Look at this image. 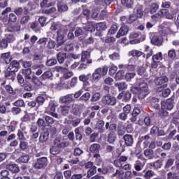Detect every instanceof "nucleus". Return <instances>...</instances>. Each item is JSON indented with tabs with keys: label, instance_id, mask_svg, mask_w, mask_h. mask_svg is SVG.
I'll return each mask as SVG.
<instances>
[{
	"label": "nucleus",
	"instance_id": "nucleus-1",
	"mask_svg": "<svg viewBox=\"0 0 179 179\" xmlns=\"http://www.w3.org/2000/svg\"><path fill=\"white\" fill-rule=\"evenodd\" d=\"M154 82L157 86H160L157 89V92L160 93L163 91L164 89L167 87V82H169V78H167L166 76H162L155 78Z\"/></svg>",
	"mask_w": 179,
	"mask_h": 179
},
{
	"label": "nucleus",
	"instance_id": "nucleus-2",
	"mask_svg": "<svg viewBox=\"0 0 179 179\" xmlns=\"http://www.w3.org/2000/svg\"><path fill=\"white\" fill-rule=\"evenodd\" d=\"M173 107L174 105L173 104V100L167 99L166 103L164 102L162 103L160 113H163L164 115H169V113L166 110L170 111L171 110H173Z\"/></svg>",
	"mask_w": 179,
	"mask_h": 179
},
{
	"label": "nucleus",
	"instance_id": "nucleus-3",
	"mask_svg": "<svg viewBox=\"0 0 179 179\" xmlns=\"http://www.w3.org/2000/svg\"><path fill=\"white\" fill-rule=\"evenodd\" d=\"M140 80L141 82L140 84V90L137 96L140 100H143V99H145L148 96V84L143 83V80Z\"/></svg>",
	"mask_w": 179,
	"mask_h": 179
},
{
	"label": "nucleus",
	"instance_id": "nucleus-4",
	"mask_svg": "<svg viewBox=\"0 0 179 179\" xmlns=\"http://www.w3.org/2000/svg\"><path fill=\"white\" fill-rule=\"evenodd\" d=\"M102 103L104 106H115L117 104V99L107 94L102 97Z\"/></svg>",
	"mask_w": 179,
	"mask_h": 179
},
{
	"label": "nucleus",
	"instance_id": "nucleus-5",
	"mask_svg": "<svg viewBox=\"0 0 179 179\" xmlns=\"http://www.w3.org/2000/svg\"><path fill=\"white\" fill-rule=\"evenodd\" d=\"M48 159L45 157H41L37 159L36 162H35L34 166L35 169L38 170H41V169H44L45 166L48 164Z\"/></svg>",
	"mask_w": 179,
	"mask_h": 179
},
{
	"label": "nucleus",
	"instance_id": "nucleus-6",
	"mask_svg": "<svg viewBox=\"0 0 179 179\" xmlns=\"http://www.w3.org/2000/svg\"><path fill=\"white\" fill-rule=\"evenodd\" d=\"M68 29H69V25H62L60 27L58 31H57V38L59 40H64L65 34L68 33Z\"/></svg>",
	"mask_w": 179,
	"mask_h": 179
},
{
	"label": "nucleus",
	"instance_id": "nucleus-7",
	"mask_svg": "<svg viewBox=\"0 0 179 179\" xmlns=\"http://www.w3.org/2000/svg\"><path fill=\"white\" fill-rule=\"evenodd\" d=\"M62 138L61 137H57L54 139L53 143L55 146H59L62 148L63 149H65V148H67V146L69 145V141H63Z\"/></svg>",
	"mask_w": 179,
	"mask_h": 179
},
{
	"label": "nucleus",
	"instance_id": "nucleus-8",
	"mask_svg": "<svg viewBox=\"0 0 179 179\" xmlns=\"http://www.w3.org/2000/svg\"><path fill=\"white\" fill-rule=\"evenodd\" d=\"M131 94L128 91H123L117 96V100H122V101H129Z\"/></svg>",
	"mask_w": 179,
	"mask_h": 179
},
{
	"label": "nucleus",
	"instance_id": "nucleus-9",
	"mask_svg": "<svg viewBox=\"0 0 179 179\" xmlns=\"http://www.w3.org/2000/svg\"><path fill=\"white\" fill-rule=\"evenodd\" d=\"M151 44L152 45H157V47H160L163 45V38L160 36L154 35L151 38Z\"/></svg>",
	"mask_w": 179,
	"mask_h": 179
},
{
	"label": "nucleus",
	"instance_id": "nucleus-10",
	"mask_svg": "<svg viewBox=\"0 0 179 179\" xmlns=\"http://www.w3.org/2000/svg\"><path fill=\"white\" fill-rule=\"evenodd\" d=\"M128 31H129V27H128V26L124 25L121 27L115 36L116 38H120L123 36H127V34H128Z\"/></svg>",
	"mask_w": 179,
	"mask_h": 179
},
{
	"label": "nucleus",
	"instance_id": "nucleus-11",
	"mask_svg": "<svg viewBox=\"0 0 179 179\" xmlns=\"http://www.w3.org/2000/svg\"><path fill=\"white\" fill-rule=\"evenodd\" d=\"M20 29H21L20 24L15 23L14 24L8 26L6 29V31H7V33H15L16 31H20Z\"/></svg>",
	"mask_w": 179,
	"mask_h": 179
},
{
	"label": "nucleus",
	"instance_id": "nucleus-12",
	"mask_svg": "<svg viewBox=\"0 0 179 179\" xmlns=\"http://www.w3.org/2000/svg\"><path fill=\"white\" fill-rule=\"evenodd\" d=\"M160 13L162 17H165L169 20H173V19H174V17H173L171 12H170L169 9L162 8L160 10Z\"/></svg>",
	"mask_w": 179,
	"mask_h": 179
},
{
	"label": "nucleus",
	"instance_id": "nucleus-13",
	"mask_svg": "<svg viewBox=\"0 0 179 179\" xmlns=\"http://www.w3.org/2000/svg\"><path fill=\"white\" fill-rule=\"evenodd\" d=\"M19 70V62L16 60H13L10 62L9 66L8 67V71H11L12 72H17Z\"/></svg>",
	"mask_w": 179,
	"mask_h": 179
},
{
	"label": "nucleus",
	"instance_id": "nucleus-14",
	"mask_svg": "<svg viewBox=\"0 0 179 179\" xmlns=\"http://www.w3.org/2000/svg\"><path fill=\"white\" fill-rule=\"evenodd\" d=\"M143 155L147 159H148V160H152V159H155V156H156V155L155 154V151L150 148H147L146 150H145Z\"/></svg>",
	"mask_w": 179,
	"mask_h": 179
},
{
	"label": "nucleus",
	"instance_id": "nucleus-15",
	"mask_svg": "<svg viewBox=\"0 0 179 179\" xmlns=\"http://www.w3.org/2000/svg\"><path fill=\"white\" fill-rule=\"evenodd\" d=\"M126 146H132L134 145V136L130 134H126L123 136Z\"/></svg>",
	"mask_w": 179,
	"mask_h": 179
},
{
	"label": "nucleus",
	"instance_id": "nucleus-16",
	"mask_svg": "<svg viewBox=\"0 0 179 179\" xmlns=\"http://www.w3.org/2000/svg\"><path fill=\"white\" fill-rule=\"evenodd\" d=\"M73 100V96H72V94H67L66 96H62L59 99V101L64 104H66L68 103H72Z\"/></svg>",
	"mask_w": 179,
	"mask_h": 179
},
{
	"label": "nucleus",
	"instance_id": "nucleus-17",
	"mask_svg": "<svg viewBox=\"0 0 179 179\" xmlns=\"http://www.w3.org/2000/svg\"><path fill=\"white\" fill-rule=\"evenodd\" d=\"M92 79L95 82H99L101 79V68L96 69L92 74Z\"/></svg>",
	"mask_w": 179,
	"mask_h": 179
},
{
	"label": "nucleus",
	"instance_id": "nucleus-18",
	"mask_svg": "<svg viewBox=\"0 0 179 179\" xmlns=\"http://www.w3.org/2000/svg\"><path fill=\"white\" fill-rule=\"evenodd\" d=\"M134 10H136V15L138 17V19H141L143 16V6L141 4H138L136 8H134Z\"/></svg>",
	"mask_w": 179,
	"mask_h": 179
},
{
	"label": "nucleus",
	"instance_id": "nucleus-19",
	"mask_svg": "<svg viewBox=\"0 0 179 179\" xmlns=\"http://www.w3.org/2000/svg\"><path fill=\"white\" fill-rule=\"evenodd\" d=\"M106 141L110 144L114 143L117 141V134L115 132H110L107 136Z\"/></svg>",
	"mask_w": 179,
	"mask_h": 179
},
{
	"label": "nucleus",
	"instance_id": "nucleus-20",
	"mask_svg": "<svg viewBox=\"0 0 179 179\" xmlns=\"http://www.w3.org/2000/svg\"><path fill=\"white\" fill-rule=\"evenodd\" d=\"M22 73L24 76L26 80H31V69H23Z\"/></svg>",
	"mask_w": 179,
	"mask_h": 179
},
{
	"label": "nucleus",
	"instance_id": "nucleus-21",
	"mask_svg": "<svg viewBox=\"0 0 179 179\" xmlns=\"http://www.w3.org/2000/svg\"><path fill=\"white\" fill-rule=\"evenodd\" d=\"M66 58H68V55H66V53L59 52L57 55V59L59 64H64Z\"/></svg>",
	"mask_w": 179,
	"mask_h": 179
},
{
	"label": "nucleus",
	"instance_id": "nucleus-22",
	"mask_svg": "<svg viewBox=\"0 0 179 179\" xmlns=\"http://www.w3.org/2000/svg\"><path fill=\"white\" fill-rule=\"evenodd\" d=\"M142 55H143V52L138 50H133L129 52V56L133 57L134 58H139V57H142Z\"/></svg>",
	"mask_w": 179,
	"mask_h": 179
},
{
	"label": "nucleus",
	"instance_id": "nucleus-23",
	"mask_svg": "<svg viewBox=\"0 0 179 179\" xmlns=\"http://www.w3.org/2000/svg\"><path fill=\"white\" fill-rule=\"evenodd\" d=\"M62 147H59L58 145H52L50 148V152L51 155H59L61 153V148Z\"/></svg>",
	"mask_w": 179,
	"mask_h": 179
},
{
	"label": "nucleus",
	"instance_id": "nucleus-24",
	"mask_svg": "<svg viewBox=\"0 0 179 179\" xmlns=\"http://www.w3.org/2000/svg\"><path fill=\"white\" fill-rule=\"evenodd\" d=\"M69 111H71V106H60V113L62 114V115H68L69 114Z\"/></svg>",
	"mask_w": 179,
	"mask_h": 179
},
{
	"label": "nucleus",
	"instance_id": "nucleus-25",
	"mask_svg": "<svg viewBox=\"0 0 179 179\" xmlns=\"http://www.w3.org/2000/svg\"><path fill=\"white\" fill-rule=\"evenodd\" d=\"M49 135L50 134L48 133V131L42 132L39 136V142H41V143H44V142H47V141H48Z\"/></svg>",
	"mask_w": 179,
	"mask_h": 179
},
{
	"label": "nucleus",
	"instance_id": "nucleus-26",
	"mask_svg": "<svg viewBox=\"0 0 179 179\" xmlns=\"http://www.w3.org/2000/svg\"><path fill=\"white\" fill-rule=\"evenodd\" d=\"M100 148H101V146H100V144L94 143L90 145V152H91L92 153H99Z\"/></svg>",
	"mask_w": 179,
	"mask_h": 179
},
{
	"label": "nucleus",
	"instance_id": "nucleus-27",
	"mask_svg": "<svg viewBox=\"0 0 179 179\" xmlns=\"http://www.w3.org/2000/svg\"><path fill=\"white\" fill-rule=\"evenodd\" d=\"M81 121L82 119L79 117L72 118V120H68V124H70L72 127H76L80 124Z\"/></svg>",
	"mask_w": 179,
	"mask_h": 179
},
{
	"label": "nucleus",
	"instance_id": "nucleus-28",
	"mask_svg": "<svg viewBox=\"0 0 179 179\" xmlns=\"http://www.w3.org/2000/svg\"><path fill=\"white\" fill-rule=\"evenodd\" d=\"M155 156L159 159H166V157H167V154L166 152H163V150L161 148H157L155 150Z\"/></svg>",
	"mask_w": 179,
	"mask_h": 179
},
{
	"label": "nucleus",
	"instance_id": "nucleus-29",
	"mask_svg": "<svg viewBox=\"0 0 179 179\" xmlns=\"http://www.w3.org/2000/svg\"><path fill=\"white\" fill-rule=\"evenodd\" d=\"M127 132V128L122 124H120L117 127V135L118 136H124Z\"/></svg>",
	"mask_w": 179,
	"mask_h": 179
},
{
	"label": "nucleus",
	"instance_id": "nucleus-30",
	"mask_svg": "<svg viewBox=\"0 0 179 179\" xmlns=\"http://www.w3.org/2000/svg\"><path fill=\"white\" fill-rule=\"evenodd\" d=\"M115 87H117L119 92H122V90H126L128 87V85L125 82L117 83L115 85Z\"/></svg>",
	"mask_w": 179,
	"mask_h": 179
},
{
	"label": "nucleus",
	"instance_id": "nucleus-31",
	"mask_svg": "<svg viewBox=\"0 0 179 179\" xmlns=\"http://www.w3.org/2000/svg\"><path fill=\"white\" fill-rule=\"evenodd\" d=\"M53 73L52 71H47L45 72H44L42 76H41V78L43 80H47V79H51V78H52L53 76Z\"/></svg>",
	"mask_w": 179,
	"mask_h": 179
},
{
	"label": "nucleus",
	"instance_id": "nucleus-32",
	"mask_svg": "<svg viewBox=\"0 0 179 179\" xmlns=\"http://www.w3.org/2000/svg\"><path fill=\"white\" fill-rule=\"evenodd\" d=\"M7 169L12 173H19V171H20L19 166H17V165H16V164L8 165V166H7Z\"/></svg>",
	"mask_w": 179,
	"mask_h": 179
},
{
	"label": "nucleus",
	"instance_id": "nucleus-33",
	"mask_svg": "<svg viewBox=\"0 0 179 179\" xmlns=\"http://www.w3.org/2000/svg\"><path fill=\"white\" fill-rule=\"evenodd\" d=\"M89 58H90V52L88 50L83 51L81 54V62H85Z\"/></svg>",
	"mask_w": 179,
	"mask_h": 179
},
{
	"label": "nucleus",
	"instance_id": "nucleus-34",
	"mask_svg": "<svg viewBox=\"0 0 179 179\" xmlns=\"http://www.w3.org/2000/svg\"><path fill=\"white\" fill-rule=\"evenodd\" d=\"M22 87L26 92H31V90H33V85H31L27 80L24 83Z\"/></svg>",
	"mask_w": 179,
	"mask_h": 179
},
{
	"label": "nucleus",
	"instance_id": "nucleus-35",
	"mask_svg": "<svg viewBox=\"0 0 179 179\" xmlns=\"http://www.w3.org/2000/svg\"><path fill=\"white\" fill-rule=\"evenodd\" d=\"M96 173H97V167L94 166L92 168H90L87 171V178H90V177H93V176H94Z\"/></svg>",
	"mask_w": 179,
	"mask_h": 179
},
{
	"label": "nucleus",
	"instance_id": "nucleus-36",
	"mask_svg": "<svg viewBox=\"0 0 179 179\" xmlns=\"http://www.w3.org/2000/svg\"><path fill=\"white\" fill-rule=\"evenodd\" d=\"M155 171H153L152 170H148L144 173L143 177L145 179H152V177H155Z\"/></svg>",
	"mask_w": 179,
	"mask_h": 179
},
{
	"label": "nucleus",
	"instance_id": "nucleus-37",
	"mask_svg": "<svg viewBox=\"0 0 179 179\" xmlns=\"http://www.w3.org/2000/svg\"><path fill=\"white\" fill-rule=\"evenodd\" d=\"M122 4L129 9L134 6V0H121Z\"/></svg>",
	"mask_w": 179,
	"mask_h": 179
},
{
	"label": "nucleus",
	"instance_id": "nucleus-38",
	"mask_svg": "<svg viewBox=\"0 0 179 179\" xmlns=\"http://www.w3.org/2000/svg\"><path fill=\"white\" fill-rule=\"evenodd\" d=\"M138 19H139V17H138V15L136 14H131L129 16V18L127 20V23L131 24L134 23V22H136V20H138Z\"/></svg>",
	"mask_w": 179,
	"mask_h": 179
},
{
	"label": "nucleus",
	"instance_id": "nucleus-39",
	"mask_svg": "<svg viewBox=\"0 0 179 179\" xmlns=\"http://www.w3.org/2000/svg\"><path fill=\"white\" fill-rule=\"evenodd\" d=\"M136 76V73H127L124 76V79L127 82H131L134 78Z\"/></svg>",
	"mask_w": 179,
	"mask_h": 179
},
{
	"label": "nucleus",
	"instance_id": "nucleus-40",
	"mask_svg": "<svg viewBox=\"0 0 179 179\" xmlns=\"http://www.w3.org/2000/svg\"><path fill=\"white\" fill-rule=\"evenodd\" d=\"M57 9L59 12H66V10H68V6L66 4H64L63 3H59L57 5Z\"/></svg>",
	"mask_w": 179,
	"mask_h": 179
},
{
	"label": "nucleus",
	"instance_id": "nucleus-41",
	"mask_svg": "<svg viewBox=\"0 0 179 179\" xmlns=\"http://www.w3.org/2000/svg\"><path fill=\"white\" fill-rule=\"evenodd\" d=\"M10 52L3 53L1 55V58L5 60L6 64H9L10 62V59H12V58L10 57Z\"/></svg>",
	"mask_w": 179,
	"mask_h": 179
},
{
	"label": "nucleus",
	"instance_id": "nucleus-42",
	"mask_svg": "<svg viewBox=\"0 0 179 179\" xmlns=\"http://www.w3.org/2000/svg\"><path fill=\"white\" fill-rule=\"evenodd\" d=\"M81 16H85L87 20H89L90 17V10L83 8Z\"/></svg>",
	"mask_w": 179,
	"mask_h": 179
},
{
	"label": "nucleus",
	"instance_id": "nucleus-43",
	"mask_svg": "<svg viewBox=\"0 0 179 179\" xmlns=\"http://www.w3.org/2000/svg\"><path fill=\"white\" fill-rule=\"evenodd\" d=\"M96 30L98 31H101V30H106L107 29V25L105 22H99L96 24Z\"/></svg>",
	"mask_w": 179,
	"mask_h": 179
},
{
	"label": "nucleus",
	"instance_id": "nucleus-44",
	"mask_svg": "<svg viewBox=\"0 0 179 179\" xmlns=\"http://www.w3.org/2000/svg\"><path fill=\"white\" fill-rule=\"evenodd\" d=\"M31 80L32 83H34V85H36V86H41V85H43V83H41L40 79L36 76H33Z\"/></svg>",
	"mask_w": 179,
	"mask_h": 179
},
{
	"label": "nucleus",
	"instance_id": "nucleus-45",
	"mask_svg": "<svg viewBox=\"0 0 179 179\" xmlns=\"http://www.w3.org/2000/svg\"><path fill=\"white\" fill-rule=\"evenodd\" d=\"M100 99H101V94L99 92H96L92 95L91 101L92 103H94V101H99Z\"/></svg>",
	"mask_w": 179,
	"mask_h": 179
},
{
	"label": "nucleus",
	"instance_id": "nucleus-46",
	"mask_svg": "<svg viewBox=\"0 0 179 179\" xmlns=\"http://www.w3.org/2000/svg\"><path fill=\"white\" fill-rule=\"evenodd\" d=\"M143 166H145L144 164L142 163L141 161H137L136 164H134V169L137 171H141L142 169H143Z\"/></svg>",
	"mask_w": 179,
	"mask_h": 179
},
{
	"label": "nucleus",
	"instance_id": "nucleus-47",
	"mask_svg": "<svg viewBox=\"0 0 179 179\" xmlns=\"http://www.w3.org/2000/svg\"><path fill=\"white\" fill-rule=\"evenodd\" d=\"M84 29L87 31H94V26L92 22H88L87 24L84 26Z\"/></svg>",
	"mask_w": 179,
	"mask_h": 179
},
{
	"label": "nucleus",
	"instance_id": "nucleus-48",
	"mask_svg": "<svg viewBox=\"0 0 179 179\" xmlns=\"http://www.w3.org/2000/svg\"><path fill=\"white\" fill-rule=\"evenodd\" d=\"M55 45H57V43H55V41L51 40V39H48V43H47V48L48 50H52V48H55Z\"/></svg>",
	"mask_w": 179,
	"mask_h": 179
},
{
	"label": "nucleus",
	"instance_id": "nucleus-49",
	"mask_svg": "<svg viewBox=\"0 0 179 179\" xmlns=\"http://www.w3.org/2000/svg\"><path fill=\"white\" fill-rule=\"evenodd\" d=\"M159 9V4L156 3H152L150 6V13H156Z\"/></svg>",
	"mask_w": 179,
	"mask_h": 179
},
{
	"label": "nucleus",
	"instance_id": "nucleus-50",
	"mask_svg": "<svg viewBox=\"0 0 179 179\" xmlns=\"http://www.w3.org/2000/svg\"><path fill=\"white\" fill-rule=\"evenodd\" d=\"M162 59V52H158L157 55L152 56V61L154 62H159Z\"/></svg>",
	"mask_w": 179,
	"mask_h": 179
},
{
	"label": "nucleus",
	"instance_id": "nucleus-51",
	"mask_svg": "<svg viewBox=\"0 0 179 179\" xmlns=\"http://www.w3.org/2000/svg\"><path fill=\"white\" fill-rule=\"evenodd\" d=\"M29 160H30V157L29 155H24L20 157L18 161L20 163H29Z\"/></svg>",
	"mask_w": 179,
	"mask_h": 179
},
{
	"label": "nucleus",
	"instance_id": "nucleus-52",
	"mask_svg": "<svg viewBox=\"0 0 179 179\" xmlns=\"http://www.w3.org/2000/svg\"><path fill=\"white\" fill-rule=\"evenodd\" d=\"M90 99V93L86 92L80 97L79 100H81L82 101H89Z\"/></svg>",
	"mask_w": 179,
	"mask_h": 179
},
{
	"label": "nucleus",
	"instance_id": "nucleus-53",
	"mask_svg": "<svg viewBox=\"0 0 179 179\" xmlns=\"http://www.w3.org/2000/svg\"><path fill=\"white\" fill-rule=\"evenodd\" d=\"M117 30H118V26H117L116 24H113L111 26L110 29H109L108 34H110V35L115 34Z\"/></svg>",
	"mask_w": 179,
	"mask_h": 179
},
{
	"label": "nucleus",
	"instance_id": "nucleus-54",
	"mask_svg": "<svg viewBox=\"0 0 179 179\" xmlns=\"http://www.w3.org/2000/svg\"><path fill=\"white\" fill-rule=\"evenodd\" d=\"M31 29H32V30H34L36 33H38V31H40V28H38V22H37V21L32 22L31 25Z\"/></svg>",
	"mask_w": 179,
	"mask_h": 179
},
{
	"label": "nucleus",
	"instance_id": "nucleus-55",
	"mask_svg": "<svg viewBox=\"0 0 179 179\" xmlns=\"http://www.w3.org/2000/svg\"><path fill=\"white\" fill-rule=\"evenodd\" d=\"M176 50L171 49V50H169L168 57L170 58V59L173 60L176 58Z\"/></svg>",
	"mask_w": 179,
	"mask_h": 179
},
{
	"label": "nucleus",
	"instance_id": "nucleus-56",
	"mask_svg": "<svg viewBox=\"0 0 179 179\" xmlns=\"http://www.w3.org/2000/svg\"><path fill=\"white\" fill-rule=\"evenodd\" d=\"M45 121L46 123H48V125H52V124H54V122H55V120H54V118L51 117V116H45Z\"/></svg>",
	"mask_w": 179,
	"mask_h": 179
},
{
	"label": "nucleus",
	"instance_id": "nucleus-57",
	"mask_svg": "<svg viewBox=\"0 0 179 179\" xmlns=\"http://www.w3.org/2000/svg\"><path fill=\"white\" fill-rule=\"evenodd\" d=\"M15 107H24V101L23 99H19L13 103Z\"/></svg>",
	"mask_w": 179,
	"mask_h": 179
},
{
	"label": "nucleus",
	"instance_id": "nucleus-58",
	"mask_svg": "<svg viewBox=\"0 0 179 179\" xmlns=\"http://www.w3.org/2000/svg\"><path fill=\"white\" fill-rule=\"evenodd\" d=\"M17 20V16L15 13H10L8 17V22H12V23H15Z\"/></svg>",
	"mask_w": 179,
	"mask_h": 179
},
{
	"label": "nucleus",
	"instance_id": "nucleus-59",
	"mask_svg": "<svg viewBox=\"0 0 179 179\" xmlns=\"http://www.w3.org/2000/svg\"><path fill=\"white\" fill-rule=\"evenodd\" d=\"M62 26V25H61L60 24H57V23L54 22V23L52 24L50 29L52 31H58V29H61Z\"/></svg>",
	"mask_w": 179,
	"mask_h": 179
},
{
	"label": "nucleus",
	"instance_id": "nucleus-60",
	"mask_svg": "<svg viewBox=\"0 0 179 179\" xmlns=\"http://www.w3.org/2000/svg\"><path fill=\"white\" fill-rule=\"evenodd\" d=\"M29 148V145L27 144V142L26 141H20V149L22 150H27V149Z\"/></svg>",
	"mask_w": 179,
	"mask_h": 179
},
{
	"label": "nucleus",
	"instance_id": "nucleus-61",
	"mask_svg": "<svg viewBox=\"0 0 179 179\" xmlns=\"http://www.w3.org/2000/svg\"><path fill=\"white\" fill-rule=\"evenodd\" d=\"M75 134H76V141H82V134H80V130L79 129H75Z\"/></svg>",
	"mask_w": 179,
	"mask_h": 179
},
{
	"label": "nucleus",
	"instance_id": "nucleus-62",
	"mask_svg": "<svg viewBox=\"0 0 179 179\" xmlns=\"http://www.w3.org/2000/svg\"><path fill=\"white\" fill-rule=\"evenodd\" d=\"M29 20H30V16L25 15L22 17L20 23H21V24H27V23H29Z\"/></svg>",
	"mask_w": 179,
	"mask_h": 179
},
{
	"label": "nucleus",
	"instance_id": "nucleus-63",
	"mask_svg": "<svg viewBox=\"0 0 179 179\" xmlns=\"http://www.w3.org/2000/svg\"><path fill=\"white\" fill-rule=\"evenodd\" d=\"M47 66H53V65H57L56 59H50L46 62Z\"/></svg>",
	"mask_w": 179,
	"mask_h": 179
},
{
	"label": "nucleus",
	"instance_id": "nucleus-64",
	"mask_svg": "<svg viewBox=\"0 0 179 179\" xmlns=\"http://www.w3.org/2000/svg\"><path fill=\"white\" fill-rule=\"evenodd\" d=\"M85 177V175L83 173H75L71 176V179H82Z\"/></svg>",
	"mask_w": 179,
	"mask_h": 179
}]
</instances>
